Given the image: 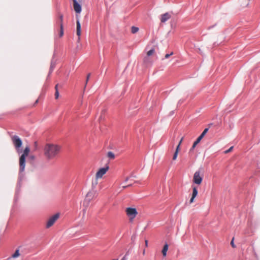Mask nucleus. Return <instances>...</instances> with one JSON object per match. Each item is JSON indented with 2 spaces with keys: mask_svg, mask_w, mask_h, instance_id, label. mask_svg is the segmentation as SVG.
Returning a JSON list of instances; mask_svg holds the SVG:
<instances>
[{
  "mask_svg": "<svg viewBox=\"0 0 260 260\" xmlns=\"http://www.w3.org/2000/svg\"><path fill=\"white\" fill-rule=\"evenodd\" d=\"M173 114H174V111H171V112H170V115H173Z\"/></svg>",
  "mask_w": 260,
  "mask_h": 260,
  "instance_id": "34",
  "label": "nucleus"
},
{
  "mask_svg": "<svg viewBox=\"0 0 260 260\" xmlns=\"http://www.w3.org/2000/svg\"><path fill=\"white\" fill-rule=\"evenodd\" d=\"M155 50L154 48H152L149 51H148L147 53V56H150L152 55L154 53Z\"/></svg>",
  "mask_w": 260,
  "mask_h": 260,
  "instance_id": "21",
  "label": "nucleus"
},
{
  "mask_svg": "<svg viewBox=\"0 0 260 260\" xmlns=\"http://www.w3.org/2000/svg\"><path fill=\"white\" fill-rule=\"evenodd\" d=\"M231 245H232V246L233 247V248H235L236 247L235 244H234V238H233V239L232 240L231 242Z\"/></svg>",
  "mask_w": 260,
  "mask_h": 260,
  "instance_id": "25",
  "label": "nucleus"
},
{
  "mask_svg": "<svg viewBox=\"0 0 260 260\" xmlns=\"http://www.w3.org/2000/svg\"><path fill=\"white\" fill-rule=\"evenodd\" d=\"M178 153H177V151H175L174 155H173V160H175L176 158H177V155H178Z\"/></svg>",
  "mask_w": 260,
  "mask_h": 260,
  "instance_id": "23",
  "label": "nucleus"
},
{
  "mask_svg": "<svg viewBox=\"0 0 260 260\" xmlns=\"http://www.w3.org/2000/svg\"><path fill=\"white\" fill-rule=\"evenodd\" d=\"M203 180V177L200 175L199 171H196L193 177V182L197 184H200Z\"/></svg>",
  "mask_w": 260,
  "mask_h": 260,
  "instance_id": "8",
  "label": "nucleus"
},
{
  "mask_svg": "<svg viewBox=\"0 0 260 260\" xmlns=\"http://www.w3.org/2000/svg\"><path fill=\"white\" fill-rule=\"evenodd\" d=\"M13 144L16 150V151L18 154H20L22 153V149L21 147L22 145V142L21 139L16 135H14L11 137Z\"/></svg>",
  "mask_w": 260,
  "mask_h": 260,
  "instance_id": "4",
  "label": "nucleus"
},
{
  "mask_svg": "<svg viewBox=\"0 0 260 260\" xmlns=\"http://www.w3.org/2000/svg\"><path fill=\"white\" fill-rule=\"evenodd\" d=\"M58 84H57L55 87V97L56 99H58V98L59 96V91L58 90Z\"/></svg>",
  "mask_w": 260,
  "mask_h": 260,
  "instance_id": "18",
  "label": "nucleus"
},
{
  "mask_svg": "<svg viewBox=\"0 0 260 260\" xmlns=\"http://www.w3.org/2000/svg\"><path fill=\"white\" fill-rule=\"evenodd\" d=\"M60 149V147L57 145L47 144L44 148V155L47 159H52L58 155Z\"/></svg>",
  "mask_w": 260,
  "mask_h": 260,
  "instance_id": "2",
  "label": "nucleus"
},
{
  "mask_svg": "<svg viewBox=\"0 0 260 260\" xmlns=\"http://www.w3.org/2000/svg\"><path fill=\"white\" fill-rule=\"evenodd\" d=\"M171 18V15L169 13H166L161 16V22H165Z\"/></svg>",
  "mask_w": 260,
  "mask_h": 260,
  "instance_id": "12",
  "label": "nucleus"
},
{
  "mask_svg": "<svg viewBox=\"0 0 260 260\" xmlns=\"http://www.w3.org/2000/svg\"><path fill=\"white\" fill-rule=\"evenodd\" d=\"M179 148H180V146H179V145H178V146L176 147V150H175V151L177 150V153H178V151H179Z\"/></svg>",
  "mask_w": 260,
  "mask_h": 260,
  "instance_id": "30",
  "label": "nucleus"
},
{
  "mask_svg": "<svg viewBox=\"0 0 260 260\" xmlns=\"http://www.w3.org/2000/svg\"><path fill=\"white\" fill-rule=\"evenodd\" d=\"M77 35L78 36V40H80L81 35V24L79 20H77Z\"/></svg>",
  "mask_w": 260,
  "mask_h": 260,
  "instance_id": "14",
  "label": "nucleus"
},
{
  "mask_svg": "<svg viewBox=\"0 0 260 260\" xmlns=\"http://www.w3.org/2000/svg\"><path fill=\"white\" fill-rule=\"evenodd\" d=\"M30 157H31V158H32V159H34V158H35V157H34V156H30Z\"/></svg>",
  "mask_w": 260,
  "mask_h": 260,
  "instance_id": "37",
  "label": "nucleus"
},
{
  "mask_svg": "<svg viewBox=\"0 0 260 260\" xmlns=\"http://www.w3.org/2000/svg\"><path fill=\"white\" fill-rule=\"evenodd\" d=\"M132 185L131 184H128V185H126V186H123L122 188H123V189H124V188H126L127 187L131 186Z\"/></svg>",
  "mask_w": 260,
  "mask_h": 260,
  "instance_id": "28",
  "label": "nucleus"
},
{
  "mask_svg": "<svg viewBox=\"0 0 260 260\" xmlns=\"http://www.w3.org/2000/svg\"><path fill=\"white\" fill-rule=\"evenodd\" d=\"M139 30V28L136 26H132L131 28V31L133 34L137 32Z\"/></svg>",
  "mask_w": 260,
  "mask_h": 260,
  "instance_id": "20",
  "label": "nucleus"
},
{
  "mask_svg": "<svg viewBox=\"0 0 260 260\" xmlns=\"http://www.w3.org/2000/svg\"><path fill=\"white\" fill-rule=\"evenodd\" d=\"M83 212H84V213H85V209H84V210H83Z\"/></svg>",
  "mask_w": 260,
  "mask_h": 260,
  "instance_id": "39",
  "label": "nucleus"
},
{
  "mask_svg": "<svg viewBox=\"0 0 260 260\" xmlns=\"http://www.w3.org/2000/svg\"><path fill=\"white\" fill-rule=\"evenodd\" d=\"M55 66H56V61H55L54 60V59L53 58L52 59V60H51V64H50V69H49V74H48V77L49 76V75L53 72L54 69L55 68Z\"/></svg>",
  "mask_w": 260,
  "mask_h": 260,
  "instance_id": "13",
  "label": "nucleus"
},
{
  "mask_svg": "<svg viewBox=\"0 0 260 260\" xmlns=\"http://www.w3.org/2000/svg\"><path fill=\"white\" fill-rule=\"evenodd\" d=\"M182 102L181 101V100H180L179 102H178V104H181Z\"/></svg>",
  "mask_w": 260,
  "mask_h": 260,
  "instance_id": "36",
  "label": "nucleus"
},
{
  "mask_svg": "<svg viewBox=\"0 0 260 260\" xmlns=\"http://www.w3.org/2000/svg\"><path fill=\"white\" fill-rule=\"evenodd\" d=\"M172 54H173V52H171L170 54H166L165 58H168Z\"/></svg>",
  "mask_w": 260,
  "mask_h": 260,
  "instance_id": "26",
  "label": "nucleus"
},
{
  "mask_svg": "<svg viewBox=\"0 0 260 260\" xmlns=\"http://www.w3.org/2000/svg\"><path fill=\"white\" fill-rule=\"evenodd\" d=\"M145 250H143V254H144H144H145Z\"/></svg>",
  "mask_w": 260,
  "mask_h": 260,
  "instance_id": "35",
  "label": "nucleus"
},
{
  "mask_svg": "<svg viewBox=\"0 0 260 260\" xmlns=\"http://www.w3.org/2000/svg\"><path fill=\"white\" fill-rule=\"evenodd\" d=\"M145 242L146 246H148V241L146 240Z\"/></svg>",
  "mask_w": 260,
  "mask_h": 260,
  "instance_id": "32",
  "label": "nucleus"
},
{
  "mask_svg": "<svg viewBox=\"0 0 260 260\" xmlns=\"http://www.w3.org/2000/svg\"><path fill=\"white\" fill-rule=\"evenodd\" d=\"M109 167L106 165L105 167L100 168L96 173V179L101 178L107 171L109 170Z\"/></svg>",
  "mask_w": 260,
  "mask_h": 260,
  "instance_id": "9",
  "label": "nucleus"
},
{
  "mask_svg": "<svg viewBox=\"0 0 260 260\" xmlns=\"http://www.w3.org/2000/svg\"><path fill=\"white\" fill-rule=\"evenodd\" d=\"M59 217V214L56 213L52 216H51L48 220L47 224H46V228H49L51 227L54 223L58 219Z\"/></svg>",
  "mask_w": 260,
  "mask_h": 260,
  "instance_id": "7",
  "label": "nucleus"
},
{
  "mask_svg": "<svg viewBox=\"0 0 260 260\" xmlns=\"http://www.w3.org/2000/svg\"><path fill=\"white\" fill-rule=\"evenodd\" d=\"M19 255V251L18 249L16 250L14 253L12 255V257L16 258Z\"/></svg>",
  "mask_w": 260,
  "mask_h": 260,
  "instance_id": "22",
  "label": "nucleus"
},
{
  "mask_svg": "<svg viewBox=\"0 0 260 260\" xmlns=\"http://www.w3.org/2000/svg\"><path fill=\"white\" fill-rule=\"evenodd\" d=\"M194 198H193V197H192L191 198V199H190V203H192L193 202V201H194Z\"/></svg>",
  "mask_w": 260,
  "mask_h": 260,
  "instance_id": "29",
  "label": "nucleus"
},
{
  "mask_svg": "<svg viewBox=\"0 0 260 260\" xmlns=\"http://www.w3.org/2000/svg\"><path fill=\"white\" fill-rule=\"evenodd\" d=\"M30 151V149L28 146L25 148L23 153L19 158V173L18 181L16 187V193L18 192V190L20 187V182L22 181L24 177L23 171L25 167V157L28 156Z\"/></svg>",
  "mask_w": 260,
  "mask_h": 260,
  "instance_id": "1",
  "label": "nucleus"
},
{
  "mask_svg": "<svg viewBox=\"0 0 260 260\" xmlns=\"http://www.w3.org/2000/svg\"><path fill=\"white\" fill-rule=\"evenodd\" d=\"M121 260H124V259L122 258V259H121Z\"/></svg>",
  "mask_w": 260,
  "mask_h": 260,
  "instance_id": "41",
  "label": "nucleus"
},
{
  "mask_svg": "<svg viewBox=\"0 0 260 260\" xmlns=\"http://www.w3.org/2000/svg\"><path fill=\"white\" fill-rule=\"evenodd\" d=\"M63 15L62 14H59L58 20L56 21V23H58L60 26V32H59V37H61L63 35Z\"/></svg>",
  "mask_w": 260,
  "mask_h": 260,
  "instance_id": "10",
  "label": "nucleus"
},
{
  "mask_svg": "<svg viewBox=\"0 0 260 260\" xmlns=\"http://www.w3.org/2000/svg\"><path fill=\"white\" fill-rule=\"evenodd\" d=\"M144 62L147 65H148L150 63V61L149 60V56H146L144 57Z\"/></svg>",
  "mask_w": 260,
  "mask_h": 260,
  "instance_id": "19",
  "label": "nucleus"
},
{
  "mask_svg": "<svg viewBox=\"0 0 260 260\" xmlns=\"http://www.w3.org/2000/svg\"><path fill=\"white\" fill-rule=\"evenodd\" d=\"M112 260H117V259H112Z\"/></svg>",
  "mask_w": 260,
  "mask_h": 260,
  "instance_id": "40",
  "label": "nucleus"
},
{
  "mask_svg": "<svg viewBox=\"0 0 260 260\" xmlns=\"http://www.w3.org/2000/svg\"><path fill=\"white\" fill-rule=\"evenodd\" d=\"M209 130L208 128H206L204 130V131L202 132V133L201 134V135L197 139V140L194 142L192 147L189 150V152H191L192 151L194 148L196 147L197 145L200 143V142L201 141V140L203 138V137L205 136L206 134L208 132Z\"/></svg>",
  "mask_w": 260,
  "mask_h": 260,
  "instance_id": "6",
  "label": "nucleus"
},
{
  "mask_svg": "<svg viewBox=\"0 0 260 260\" xmlns=\"http://www.w3.org/2000/svg\"><path fill=\"white\" fill-rule=\"evenodd\" d=\"M198 189H197V187H193L192 197H193V198H196L198 194Z\"/></svg>",
  "mask_w": 260,
  "mask_h": 260,
  "instance_id": "17",
  "label": "nucleus"
},
{
  "mask_svg": "<svg viewBox=\"0 0 260 260\" xmlns=\"http://www.w3.org/2000/svg\"><path fill=\"white\" fill-rule=\"evenodd\" d=\"M125 212L131 221L134 220L138 214L136 209L134 208H127L125 210Z\"/></svg>",
  "mask_w": 260,
  "mask_h": 260,
  "instance_id": "5",
  "label": "nucleus"
},
{
  "mask_svg": "<svg viewBox=\"0 0 260 260\" xmlns=\"http://www.w3.org/2000/svg\"><path fill=\"white\" fill-rule=\"evenodd\" d=\"M107 156L109 158H110L111 159H113L115 158L114 154L111 151H109L108 152Z\"/></svg>",
  "mask_w": 260,
  "mask_h": 260,
  "instance_id": "16",
  "label": "nucleus"
},
{
  "mask_svg": "<svg viewBox=\"0 0 260 260\" xmlns=\"http://www.w3.org/2000/svg\"><path fill=\"white\" fill-rule=\"evenodd\" d=\"M168 249V245L166 244L163 247L162 253L164 256H166L167 255V251Z\"/></svg>",
  "mask_w": 260,
  "mask_h": 260,
  "instance_id": "15",
  "label": "nucleus"
},
{
  "mask_svg": "<svg viewBox=\"0 0 260 260\" xmlns=\"http://www.w3.org/2000/svg\"><path fill=\"white\" fill-rule=\"evenodd\" d=\"M73 7L75 11L77 13H80L82 10L81 6L79 4L77 0H73Z\"/></svg>",
  "mask_w": 260,
  "mask_h": 260,
  "instance_id": "11",
  "label": "nucleus"
},
{
  "mask_svg": "<svg viewBox=\"0 0 260 260\" xmlns=\"http://www.w3.org/2000/svg\"><path fill=\"white\" fill-rule=\"evenodd\" d=\"M129 179V178L128 177H126L125 179V182H127Z\"/></svg>",
  "mask_w": 260,
  "mask_h": 260,
  "instance_id": "33",
  "label": "nucleus"
},
{
  "mask_svg": "<svg viewBox=\"0 0 260 260\" xmlns=\"http://www.w3.org/2000/svg\"><path fill=\"white\" fill-rule=\"evenodd\" d=\"M97 183L96 181L95 182V184L92 182V189L87 192L83 202V205L84 206L87 207L89 205L90 202L98 196L97 191L94 189V186L96 185Z\"/></svg>",
  "mask_w": 260,
  "mask_h": 260,
  "instance_id": "3",
  "label": "nucleus"
},
{
  "mask_svg": "<svg viewBox=\"0 0 260 260\" xmlns=\"http://www.w3.org/2000/svg\"><path fill=\"white\" fill-rule=\"evenodd\" d=\"M90 76V74L89 73L87 76L86 81V84L87 83V82H88V81L89 79Z\"/></svg>",
  "mask_w": 260,
  "mask_h": 260,
  "instance_id": "27",
  "label": "nucleus"
},
{
  "mask_svg": "<svg viewBox=\"0 0 260 260\" xmlns=\"http://www.w3.org/2000/svg\"><path fill=\"white\" fill-rule=\"evenodd\" d=\"M38 100H37L36 101V103H38Z\"/></svg>",
  "mask_w": 260,
  "mask_h": 260,
  "instance_id": "38",
  "label": "nucleus"
},
{
  "mask_svg": "<svg viewBox=\"0 0 260 260\" xmlns=\"http://www.w3.org/2000/svg\"><path fill=\"white\" fill-rule=\"evenodd\" d=\"M233 149V146L231 147L229 149H228L224 151L225 153H229L230 152H231L232 150Z\"/></svg>",
  "mask_w": 260,
  "mask_h": 260,
  "instance_id": "24",
  "label": "nucleus"
},
{
  "mask_svg": "<svg viewBox=\"0 0 260 260\" xmlns=\"http://www.w3.org/2000/svg\"><path fill=\"white\" fill-rule=\"evenodd\" d=\"M182 140H183V138H182V139L180 140V142H179V144H178V145H179V146H180V145H181V143H182Z\"/></svg>",
  "mask_w": 260,
  "mask_h": 260,
  "instance_id": "31",
  "label": "nucleus"
}]
</instances>
